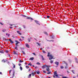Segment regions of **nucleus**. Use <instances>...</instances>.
Segmentation results:
<instances>
[{"label":"nucleus","instance_id":"nucleus-45","mask_svg":"<svg viewBox=\"0 0 78 78\" xmlns=\"http://www.w3.org/2000/svg\"><path fill=\"white\" fill-rule=\"evenodd\" d=\"M17 43H18V44H20V42H19V41H18L17 42Z\"/></svg>","mask_w":78,"mask_h":78},{"label":"nucleus","instance_id":"nucleus-3","mask_svg":"<svg viewBox=\"0 0 78 78\" xmlns=\"http://www.w3.org/2000/svg\"><path fill=\"white\" fill-rule=\"evenodd\" d=\"M57 71H55L54 73V75L53 76L54 78H55V76L57 77L58 76V75L57 74Z\"/></svg>","mask_w":78,"mask_h":78},{"label":"nucleus","instance_id":"nucleus-20","mask_svg":"<svg viewBox=\"0 0 78 78\" xmlns=\"http://www.w3.org/2000/svg\"><path fill=\"white\" fill-rule=\"evenodd\" d=\"M72 72H73V73H74V74H75V71H74V70H72Z\"/></svg>","mask_w":78,"mask_h":78},{"label":"nucleus","instance_id":"nucleus-63","mask_svg":"<svg viewBox=\"0 0 78 78\" xmlns=\"http://www.w3.org/2000/svg\"><path fill=\"white\" fill-rule=\"evenodd\" d=\"M41 50H42V48H41Z\"/></svg>","mask_w":78,"mask_h":78},{"label":"nucleus","instance_id":"nucleus-24","mask_svg":"<svg viewBox=\"0 0 78 78\" xmlns=\"http://www.w3.org/2000/svg\"><path fill=\"white\" fill-rule=\"evenodd\" d=\"M20 69L21 70H22V67L21 66H20Z\"/></svg>","mask_w":78,"mask_h":78},{"label":"nucleus","instance_id":"nucleus-25","mask_svg":"<svg viewBox=\"0 0 78 78\" xmlns=\"http://www.w3.org/2000/svg\"><path fill=\"white\" fill-rule=\"evenodd\" d=\"M60 68H61V69H63L64 68V67L63 66H61Z\"/></svg>","mask_w":78,"mask_h":78},{"label":"nucleus","instance_id":"nucleus-2","mask_svg":"<svg viewBox=\"0 0 78 78\" xmlns=\"http://www.w3.org/2000/svg\"><path fill=\"white\" fill-rule=\"evenodd\" d=\"M45 67H46V69L47 71L48 72V71H49V67H48V66L45 65L44 66H43L42 67V68L43 69H45Z\"/></svg>","mask_w":78,"mask_h":78},{"label":"nucleus","instance_id":"nucleus-43","mask_svg":"<svg viewBox=\"0 0 78 78\" xmlns=\"http://www.w3.org/2000/svg\"><path fill=\"white\" fill-rule=\"evenodd\" d=\"M23 27L24 28H25V26H23Z\"/></svg>","mask_w":78,"mask_h":78},{"label":"nucleus","instance_id":"nucleus-12","mask_svg":"<svg viewBox=\"0 0 78 78\" xmlns=\"http://www.w3.org/2000/svg\"><path fill=\"white\" fill-rule=\"evenodd\" d=\"M44 34H46V35H48V34H47V33L46 32H44Z\"/></svg>","mask_w":78,"mask_h":78},{"label":"nucleus","instance_id":"nucleus-30","mask_svg":"<svg viewBox=\"0 0 78 78\" xmlns=\"http://www.w3.org/2000/svg\"><path fill=\"white\" fill-rule=\"evenodd\" d=\"M37 65H40V63H39V62H37Z\"/></svg>","mask_w":78,"mask_h":78},{"label":"nucleus","instance_id":"nucleus-34","mask_svg":"<svg viewBox=\"0 0 78 78\" xmlns=\"http://www.w3.org/2000/svg\"><path fill=\"white\" fill-rule=\"evenodd\" d=\"M11 42V44H13V43H14V42H13L12 41L11 42Z\"/></svg>","mask_w":78,"mask_h":78},{"label":"nucleus","instance_id":"nucleus-8","mask_svg":"<svg viewBox=\"0 0 78 78\" xmlns=\"http://www.w3.org/2000/svg\"><path fill=\"white\" fill-rule=\"evenodd\" d=\"M34 57H32L30 59V60H31V61H33V60H34Z\"/></svg>","mask_w":78,"mask_h":78},{"label":"nucleus","instance_id":"nucleus-49","mask_svg":"<svg viewBox=\"0 0 78 78\" xmlns=\"http://www.w3.org/2000/svg\"><path fill=\"white\" fill-rule=\"evenodd\" d=\"M14 25V24H10V25H11V26H12V25Z\"/></svg>","mask_w":78,"mask_h":78},{"label":"nucleus","instance_id":"nucleus-5","mask_svg":"<svg viewBox=\"0 0 78 78\" xmlns=\"http://www.w3.org/2000/svg\"><path fill=\"white\" fill-rule=\"evenodd\" d=\"M26 46L27 47V48H30L29 45H28V44H26Z\"/></svg>","mask_w":78,"mask_h":78},{"label":"nucleus","instance_id":"nucleus-14","mask_svg":"<svg viewBox=\"0 0 78 78\" xmlns=\"http://www.w3.org/2000/svg\"><path fill=\"white\" fill-rule=\"evenodd\" d=\"M2 62H6V61L5 60L3 59V60H2Z\"/></svg>","mask_w":78,"mask_h":78},{"label":"nucleus","instance_id":"nucleus-23","mask_svg":"<svg viewBox=\"0 0 78 78\" xmlns=\"http://www.w3.org/2000/svg\"><path fill=\"white\" fill-rule=\"evenodd\" d=\"M28 42H30V41H31V39H30L28 38Z\"/></svg>","mask_w":78,"mask_h":78},{"label":"nucleus","instance_id":"nucleus-62","mask_svg":"<svg viewBox=\"0 0 78 78\" xmlns=\"http://www.w3.org/2000/svg\"><path fill=\"white\" fill-rule=\"evenodd\" d=\"M27 64V62L25 63V64Z\"/></svg>","mask_w":78,"mask_h":78},{"label":"nucleus","instance_id":"nucleus-41","mask_svg":"<svg viewBox=\"0 0 78 78\" xmlns=\"http://www.w3.org/2000/svg\"><path fill=\"white\" fill-rule=\"evenodd\" d=\"M18 65H19V66H21V64H19Z\"/></svg>","mask_w":78,"mask_h":78},{"label":"nucleus","instance_id":"nucleus-46","mask_svg":"<svg viewBox=\"0 0 78 78\" xmlns=\"http://www.w3.org/2000/svg\"><path fill=\"white\" fill-rule=\"evenodd\" d=\"M47 18H49V16H47Z\"/></svg>","mask_w":78,"mask_h":78},{"label":"nucleus","instance_id":"nucleus-55","mask_svg":"<svg viewBox=\"0 0 78 78\" xmlns=\"http://www.w3.org/2000/svg\"><path fill=\"white\" fill-rule=\"evenodd\" d=\"M19 30H20V27H19Z\"/></svg>","mask_w":78,"mask_h":78},{"label":"nucleus","instance_id":"nucleus-4","mask_svg":"<svg viewBox=\"0 0 78 78\" xmlns=\"http://www.w3.org/2000/svg\"><path fill=\"white\" fill-rule=\"evenodd\" d=\"M27 19H30L31 20H33V18L28 17H27Z\"/></svg>","mask_w":78,"mask_h":78},{"label":"nucleus","instance_id":"nucleus-29","mask_svg":"<svg viewBox=\"0 0 78 78\" xmlns=\"http://www.w3.org/2000/svg\"><path fill=\"white\" fill-rule=\"evenodd\" d=\"M22 16H23V17H27V16H25V15H23Z\"/></svg>","mask_w":78,"mask_h":78},{"label":"nucleus","instance_id":"nucleus-39","mask_svg":"<svg viewBox=\"0 0 78 78\" xmlns=\"http://www.w3.org/2000/svg\"><path fill=\"white\" fill-rule=\"evenodd\" d=\"M31 71V69H29L28 72H30Z\"/></svg>","mask_w":78,"mask_h":78},{"label":"nucleus","instance_id":"nucleus-37","mask_svg":"<svg viewBox=\"0 0 78 78\" xmlns=\"http://www.w3.org/2000/svg\"><path fill=\"white\" fill-rule=\"evenodd\" d=\"M19 62H23V61H21V60H20L19 61Z\"/></svg>","mask_w":78,"mask_h":78},{"label":"nucleus","instance_id":"nucleus-35","mask_svg":"<svg viewBox=\"0 0 78 78\" xmlns=\"http://www.w3.org/2000/svg\"><path fill=\"white\" fill-rule=\"evenodd\" d=\"M9 41H10V42H11L12 40H11V39H9Z\"/></svg>","mask_w":78,"mask_h":78},{"label":"nucleus","instance_id":"nucleus-31","mask_svg":"<svg viewBox=\"0 0 78 78\" xmlns=\"http://www.w3.org/2000/svg\"><path fill=\"white\" fill-rule=\"evenodd\" d=\"M39 71H38L37 72V74H38V75H39Z\"/></svg>","mask_w":78,"mask_h":78},{"label":"nucleus","instance_id":"nucleus-1","mask_svg":"<svg viewBox=\"0 0 78 78\" xmlns=\"http://www.w3.org/2000/svg\"><path fill=\"white\" fill-rule=\"evenodd\" d=\"M50 54H49V59L51 60L50 61V62L51 64H52L53 62V60H52L51 59H55V58H53V56L52 55H50Z\"/></svg>","mask_w":78,"mask_h":78},{"label":"nucleus","instance_id":"nucleus-27","mask_svg":"<svg viewBox=\"0 0 78 78\" xmlns=\"http://www.w3.org/2000/svg\"><path fill=\"white\" fill-rule=\"evenodd\" d=\"M37 45H38L39 46H40V44H39V43H38V42H37Z\"/></svg>","mask_w":78,"mask_h":78},{"label":"nucleus","instance_id":"nucleus-48","mask_svg":"<svg viewBox=\"0 0 78 78\" xmlns=\"http://www.w3.org/2000/svg\"><path fill=\"white\" fill-rule=\"evenodd\" d=\"M51 72L50 71H49V74H50V73H51Z\"/></svg>","mask_w":78,"mask_h":78},{"label":"nucleus","instance_id":"nucleus-42","mask_svg":"<svg viewBox=\"0 0 78 78\" xmlns=\"http://www.w3.org/2000/svg\"><path fill=\"white\" fill-rule=\"evenodd\" d=\"M5 52H6V53H8V51H5Z\"/></svg>","mask_w":78,"mask_h":78},{"label":"nucleus","instance_id":"nucleus-50","mask_svg":"<svg viewBox=\"0 0 78 78\" xmlns=\"http://www.w3.org/2000/svg\"><path fill=\"white\" fill-rule=\"evenodd\" d=\"M1 23L2 25H3V24H2V23Z\"/></svg>","mask_w":78,"mask_h":78},{"label":"nucleus","instance_id":"nucleus-7","mask_svg":"<svg viewBox=\"0 0 78 78\" xmlns=\"http://www.w3.org/2000/svg\"><path fill=\"white\" fill-rule=\"evenodd\" d=\"M55 64H56V65L57 66H58V64H59V63L58 62H55Z\"/></svg>","mask_w":78,"mask_h":78},{"label":"nucleus","instance_id":"nucleus-64","mask_svg":"<svg viewBox=\"0 0 78 78\" xmlns=\"http://www.w3.org/2000/svg\"><path fill=\"white\" fill-rule=\"evenodd\" d=\"M37 68V67H35V69H36V68Z\"/></svg>","mask_w":78,"mask_h":78},{"label":"nucleus","instance_id":"nucleus-33","mask_svg":"<svg viewBox=\"0 0 78 78\" xmlns=\"http://www.w3.org/2000/svg\"><path fill=\"white\" fill-rule=\"evenodd\" d=\"M15 67H16V66H15V65L13 64V68H15Z\"/></svg>","mask_w":78,"mask_h":78},{"label":"nucleus","instance_id":"nucleus-44","mask_svg":"<svg viewBox=\"0 0 78 78\" xmlns=\"http://www.w3.org/2000/svg\"><path fill=\"white\" fill-rule=\"evenodd\" d=\"M48 56H49V53H48Z\"/></svg>","mask_w":78,"mask_h":78},{"label":"nucleus","instance_id":"nucleus-53","mask_svg":"<svg viewBox=\"0 0 78 78\" xmlns=\"http://www.w3.org/2000/svg\"><path fill=\"white\" fill-rule=\"evenodd\" d=\"M19 34H20V35H21V33H19Z\"/></svg>","mask_w":78,"mask_h":78},{"label":"nucleus","instance_id":"nucleus-26","mask_svg":"<svg viewBox=\"0 0 78 78\" xmlns=\"http://www.w3.org/2000/svg\"><path fill=\"white\" fill-rule=\"evenodd\" d=\"M2 31H3V32H5V31H6V30H5V29H3L2 30Z\"/></svg>","mask_w":78,"mask_h":78},{"label":"nucleus","instance_id":"nucleus-15","mask_svg":"<svg viewBox=\"0 0 78 78\" xmlns=\"http://www.w3.org/2000/svg\"><path fill=\"white\" fill-rule=\"evenodd\" d=\"M31 74H29V78H31Z\"/></svg>","mask_w":78,"mask_h":78},{"label":"nucleus","instance_id":"nucleus-59","mask_svg":"<svg viewBox=\"0 0 78 78\" xmlns=\"http://www.w3.org/2000/svg\"><path fill=\"white\" fill-rule=\"evenodd\" d=\"M10 28H12V27H10Z\"/></svg>","mask_w":78,"mask_h":78},{"label":"nucleus","instance_id":"nucleus-52","mask_svg":"<svg viewBox=\"0 0 78 78\" xmlns=\"http://www.w3.org/2000/svg\"><path fill=\"white\" fill-rule=\"evenodd\" d=\"M0 74H2L1 72H0Z\"/></svg>","mask_w":78,"mask_h":78},{"label":"nucleus","instance_id":"nucleus-56","mask_svg":"<svg viewBox=\"0 0 78 78\" xmlns=\"http://www.w3.org/2000/svg\"><path fill=\"white\" fill-rule=\"evenodd\" d=\"M45 78H49V77L48 76V77H46Z\"/></svg>","mask_w":78,"mask_h":78},{"label":"nucleus","instance_id":"nucleus-13","mask_svg":"<svg viewBox=\"0 0 78 78\" xmlns=\"http://www.w3.org/2000/svg\"><path fill=\"white\" fill-rule=\"evenodd\" d=\"M51 38H52L53 39H54L55 38V36H54L51 35Z\"/></svg>","mask_w":78,"mask_h":78},{"label":"nucleus","instance_id":"nucleus-21","mask_svg":"<svg viewBox=\"0 0 78 78\" xmlns=\"http://www.w3.org/2000/svg\"><path fill=\"white\" fill-rule=\"evenodd\" d=\"M15 49H16V50H18L17 49V46H16L15 47Z\"/></svg>","mask_w":78,"mask_h":78},{"label":"nucleus","instance_id":"nucleus-18","mask_svg":"<svg viewBox=\"0 0 78 78\" xmlns=\"http://www.w3.org/2000/svg\"><path fill=\"white\" fill-rule=\"evenodd\" d=\"M26 67L27 69H28L30 68V67L28 66H26Z\"/></svg>","mask_w":78,"mask_h":78},{"label":"nucleus","instance_id":"nucleus-22","mask_svg":"<svg viewBox=\"0 0 78 78\" xmlns=\"http://www.w3.org/2000/svg\"><path fill=\"white\" fill-rule=\"evenodd\" d=\"M28 65L29 66H31L32 64H31V63H29V64H28Z\"/></svg>","mask_w":78,"mask_h":78},{"label":"nucleus","instance_id":"nucleus-6","mask_svg":"<svg viewBox=\"0 0 78 78\" xmlns=\"http://www.w3.org/2000/svg\"><path fill=\"white\" fill-rule=\"evenodd\" d=\"M16 52H16V51H13V53H14V55H17V53H16Z\"/></svg>","mask_w":78,"mask_h":78},{"label":"nucleus","instance_id":"nucleus-51","mask_svg":"<svg viewBox=\"0 0 78 78\" xmlns=\"http://www.w3.org/2000/svg\"><path fill=\"white\" fill-rule=\"evenodd\" d=\"M76 78V76H74L73 77V78Z\"/></svg>","mask_w":78,"mask_h":78},{"label":"nucleus","instance_id":"nucleus-57","mask_svg":"<svg viewBox=\"0 0 78 78\" xmlns=\"http://www.w3.org/2000/svg\"><path fill=\"white\" fill-rule=\"evenodd\" d=\"M20 41H21V39H20Z\"/></svg>","mask_w":78,"mask_h":78},{"label":"nucleus","instance_id":"nucleus-19","mask_svg":"<svg viewBox=\"0 0 78 78\" xmlns=\"http://www.w3.org/2000/svg\"><path fill=\"white\" fill-rule=\"evenodd\" d=\"M64 62V63H65V64L66 65V66H67V63H66V62Z\"/></svg>","mask_w":78,"mask_h":78},{"label":"nucleus","instance_id":"nucleus-16","mask_svg":"<svg viewBox=\"0 0 78 78\" xmlns=\"http://www.w3.org/2000/svg\"><path fill=\"white\" fill-rule=\"evenodd\" d=\"M22 52L24 55H25V52H24V51H22Z\"/></svg>","mask_w":78,"mask_h":78},{"label":"nucleus","instance_id":"nucleus-54","mask_svg":"<svg viewBox=\"0 0 78 78\" xmlns=\"http://www.w3.org/2000/svg\"><path fill=\"white\" fill-rule=\"evenodd\" d=\"M15 42H17V41H15Z\"/></svg>","mask_w":78,"mask_h":78},{"label":"nucleus","instance_id":"nucleus-11","mask_svg":"<svg viewBox=\"0 0 78 78\" xmlns=\"http://www.w3.org/2000/svg\"><path fill=\"white\" fill-rule=\"evenodd\" d=\"M41 56L42 60L43 61H44V57H43V56H42V55H41Z\"/></svg>","mask_w":78,"mask_h":78},{"label":"nucleus","instance_id":"nucleus-17","mask_svg":"<svg viewBox=\"0 0 78 78\" xmlns=\"http://www.w3.org/2000/svg\"><path fill=\"white\" fill-rule=\"evenodd\" d=\"M62 78H68V77L67 76H63Z\"/></svg>","mask_w":78,"mask_h":78},{"label":"nucleus","instance_id":"nucleus-47","mask_svg":"<svg viewBox=\"0 0 78 78\" xmlns=\"http://www.w3.org/2000/svg\"><path fill=\"white\" fill-rule=\"evenodd\" d=\"M11 71H12V70H10L9 71V72H11Z\"/></svg>","mask_w":78,"mask_h":78},{"label":"nucleus","instance_id":"nucleus-36","mask_svg":"<svg viewBox=\"0 0 78 78\" xmlns=\"http://www.w3.org/2000/svg\"><path fill=\"white\" fill-rule=\"evenodd\" d=\"M33 54L35 56L36 55V54H35V53H33Z\"/></svg>","mask_w":78,"mask_h":78},{"label":"nucleus","instance_id":"nucleus-38","mask_svg":"<svg viewBox=\"0 0 78 78\" xmlns=\"http://www.w3.org/2000/svg\"><path fill=\"white\" fill-rule=\"evenodd\" d=\"M16 46H17V45H18V43H16Z\"/></svg>","mask_w":78,"mask_h":78},{"label":"nucleus","instance_id":"nucleus-32","mask_svg":"<svg viewBox=\"0 0 78 78\" xmlns=\"http://www.w3.org/2000/svg\"><path fill=\"white\" fill-rule=\"evenodd\" d=\"M14 74H15V73L14 72H13V76H14Z\"/></svg>","mask_w":78,"mask_h":78},{"label":"nucleus","instance_id":"nucleus-61","mask_svg":"<svg viewBox=\"0 0 78 78\" xmlns=\"http://www.w3.org/2000/svg\"><path fill=\"white\" fill-rule=\"evenodd\" d=\"M48 74H49V72H48V73H47Z\"/></svg>","mask_w":78,"mask_h":78},{"label":"nucleus","instance_id":"nucleus-58","mask_svg":"<svg viewBox=\"0 0 78 78\" xmlns=\"http://www.w3.org/2000/svg\"><path fill=\"white\" fill-rule=\"evenodd\" d=\"M22 37L23 38H24V37Z\"/></svg>","mask_w":78,"mask_h":78},{"label":"nucleus","instance_id":"nucleus-28","mask_svg":"<svg viewBox=\"0 0 78 78\" xmlns=\"http://www.w3.org/2000/svg\"><path fill=\"white\" fill-rule=\"evenodd\" d=\"M42 51L43 53H46L45 51H44L43 50Z\"/></svg>","mask_w":78,"mask_h":78},{"label":"nucleus","instance_id":"nucleus-10","mask_svg":"<svg viewBox=\"0 0 78 78\" xmlns=\"http://www.w3.org/2000/svg\"><path fill=\"white\" fill-rule=\"evenodd\" d=\"M35 21V22L36 23H37V24H39V25H40V24L39 23V22H38V21Z\"/></svg>","mask_w":78,"mask_h":78},{"label":"nucleus","instance_id":"nucleus-40","mask_svg":"<svg viewBox=\"0 0 78 78\" xmlns=\"http://www.w3.org/2000/svg\"><path fill=\"white\" fill-rule=\"evenodd\" d=\"M17 32L19 34V33H20V31H17Z\"/></svg>","mask_w":78,"mask_h":78},{"label":"nucleus","instance_id":"nucleus-9","mask_svg":"<svg viewBox=\"0 0 78 78\" xmlns=\"http://www.w3.org/2000/svg\"><path fill=\"white\" fill-rule=\"evenodd\" d=\"M35 73H36V72H34V73H32L31 74L33 76H34V75H35Z\"/></svg>","mask_w":78,"mask_h":78},{"label":"nucleus","instance_id":"nucleus-60","mask_svg":"<svg viewBox=\"0 0 78 78\" xmlns=\"http://www.w3.org/2000/svg\"><path fill=\"white\" fill-rule=\"evenodd\" d=\"M44 73H45V71H44Z\"/></svg>","mask_w":78,"mask_h":78}]
</instances>
